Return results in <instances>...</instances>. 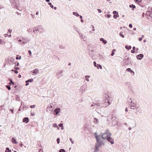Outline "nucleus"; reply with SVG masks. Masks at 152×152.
<instances>
[{"instance_id":"f257e3e1","label":"nucleus","mask_w":152,"mask_h":152,"mask_svg":"<svg viewBox=\"0 0 152 152\" xmlns=\"http://www.w3.org/2000/svg\"><path fill=\"white\" fill-rule=\"evenodd\" d=\"M101 137L104 139H107L108 137L111 136V134L109 132L108 129L106 130L104 133H101Z\"/></svg>"},{"instance_id":"f03ea898","label":"nucleus","mask_w":152,"mask_h":152,"mask_svg":"<svg viewBox=\"0 0 152 152\" xmlns=\"http://www.w3.org/2000/svg\"><path fill=\"white\" fill-rule=\"evenodd\" d=\"M102 145H104V144L102 140H101L100 142H96L95 144V148L94 152H97L98 150L99 147L101 146Z\"/></svg>"},{"instance_id":"7ed1b4c3","label":"nucleus","mask_w":152,"mask_h":152,"mask_svg":"<svg viewBox=\"0 0 152 152\" xmlns=\"http://www.w3.org/2000/svg\"><path fill=\"white\" fill-rule=\"evenodd\" d=\"M104 98H105V99L104 100V102L108 103L109 104H110L111 103L110 102L109 99L110 98L107 94V93L105 94L104 95Z\"/></svg>"},{"instance_id":"20e7f679","label":"nucleus","mask_w":152,"mask_h":152,"mask_svg":"<svg viewBox=\"0 0 152 152\" xmlns=\"http://www.w3.org/2000/svg\"><path fill=\"white\" fill-rule=\"evenodd\" d=\"M35 30L36 32L37 31L40 33H42L43 32L44 30L42 26H39L37 27Z\"/></svg>"},{"instance_id":"39448f33","label":"nucleus","mask_w":152,"mask_h":152,"mask_svg":"<svg viewBox=\"0 0 152 152\" xmlns=\"http://www.w3.org/2000/svg\"><path fill=\"white\" fill-rule=\"evenodd\" d=\"M95 137L96 139V142H100L101 140V135H97V133L96 132L94 133Z\"/></svg>"},{"instance_id":"423d86ee","label":"nucleus","mask_w":152,"mask_h":152,"mask_svg":"<svg viewBox=\"0 0 152 152\" xmlns=\"http://www.w3.org/2000/svg\"><path fill=\"white\" fill-rule=\"evenodd\" d=\"M124 61L126 62V65H129L130 64H132L133 62L131 60V59L129 58H125L124 59Z\"/></svg>"},{"instance_id":"0eeeda50","label":"nucleus","mask_w":152,"mask_h":152,"mask_svg":"<svg viewBox=\"0 0 152 152\" xmlns=\"http://www.w3.org/2000/svg\"><path fill=\"white\" fill-rule=\"evenodd\" d=\"M60 109L58 107L56 108L54 111L53 114L54 115H57L60 112Z\"/></svg>"},{"instance_id":"6e6552de","label":"nucleus","mask_w":152,"mask_h":152,"mask_svg":"<svg viewBox=\"0 0 152 152\" xmlns=\"http://www.w3.org/2000/svg\"><path fill=\"white\" fill-rule=\"evenodd\" d=\"M111 136H110L109 137H108V138L107 139V141L110 142V143L112 144H113L114 143V141L113 138H112L111 137Z\"/></svg>"},{"instance_id":"1a4fd4ad","label":"nucleus","mask_w":152,"mask_h":152,"mask_svg":"<svg viewBox=\"0 0 152 152\" xmlns=\"http://www.w3.org/2000/svg\"><path fill=\"white\" fill-rule=\"evenodd\" d=\"M64 72V71L62 70L61 71L57 73V75H58V78H59L60 77H61L63 76V75L62 73Z\"/></svg>"},{"instance_id":"9d476101","label":"nucleus","mask_w":152,"mask_h":152,"mask_svg":"<svg viewBox=\"0 0 152 152\" xmlns=\"http://www.w3.org/2000/svg\"><path fill=\"white\" fill-rule=\"evenodd\" d=\"M108 118L109 119H111V120L114 121L115 120V119H116V117L114 116H113V115L112 114H110L108 116Z\"/></svg>"},{"instance_id":"9b49d317","label":"nucleus","mask_w":152,"mask_h":152,"mask_svg":"<svg viewBox=\"0 0 152 152\" xmlns=\"http://www.w3.org/2000/svg\"><path fill=\"white\" fill-rule=\"evenodd\" d=\"M144 56V55L143 54H140L136 56L138 60L141 59Z\"/></svg>"},{"instance_id":"f8f14e48","label":"nucleus","mask_w":152,"mask_h":152,"mask_svg":"<svg viewBox=\"0 0 152 152\" xmlns=\"http://www.w3.org/2000/svg\"><path fill=\"white\" fill-rule=\"evenodd\" d=\"M138 107H136V111H137V112L136 113V114H137V113H138L139 114L141 113L142 112V109H138Z\"/></svg>"},{"instance_id":"ddd939ff","label":"nucleus","mask_w":152,"mask_h":152,"mask_svg":"<svg viewBox=\"0 0 152 152\" xmlns=\"http://www.w3.org/2000/svg\"><path fill=\"white\" fill-rule=\"evenodd\" d=\"M23 122L26 123H27L29 121V119L28 117H25L23 119Z\"/></svg>"},{"instance_id":"4468645a","label":"nucleus","mask_w":152,"mask_h":152,"mask_svg":"<svg viewBox=\"0 0 152 152\" xmlns=\"http://www.w3.org/2000/svg\"><path fill=\"white\" fill-rule=\"evenodd\" d=\"M100 41L102 42L104 44H106L107 43V42L106 40L104 39L103 38H101L100 39Z\"/></svg>"},{"instance_id":"2eb2a0df","label":"nucleus","mask_w":152,"mask_h":152,"mask_svg":"<svg viewBox=\"0 0 152 152\" xmlns=\"http://www.w3.org/2000/svg\"><path fill=\"white\" fill-rule=\"evenodd\" d=\"M132 103V101H131V102H130V103H129V104L130 105V109H134V107H134V105H132L131 104Z\"/></svg>"},{"instance_id":"dca6fc26","label":"nucleus","mask_w":152,"mask_h":152,"mask_svg":"<svg viewBox=\"0 0 152 152\" xmlns=\"http://www.w3.org/2000/svg\"><path fill=\"white\" fill-rule=\"evenodd\" d=\"M148 11L147 12H151V13H152V7H149L148 8Z\"/></svg>"},{"instance_id":"f3484780","label":"nucleus","mask_w":152,"mask_h":152,"mask_svg":"<svg viewBox=\"0 0 152 152\" xmlns=\"http://www.w3.org/2000/svg\"><path fill=\"white\" fill-rule=\"evenodd\" d=\"M39 72V70L37 69H35L33 70V73L36 74Z\"/></svg>"},{"instance_id":"a211bd4d","label":"nucleus","mask_w":152,"mask_h":152,"mask_svg":"<svg viewBox=\"0 0 152 152\" xmlns=\"http://www.w3.org/2000/svg\"><path fill=\"white\" fill-rule=\"evenodd\" d=\"M129 7L130 8H132V10H134V9L136 7L133 4H132V5H130Z\"/></svg>"},{"instance_id":"6ab92c4d","label":"nucleus","mask_w":152,"mask_h":152,"mask_svg":"<svg viewBox=\"0 0 152 152\" xmlns=\"http://www.w3.org/2000/svg\"><path fill=\"white\" fill-rule=\"evenodd\" d=\"M12 142L14 143L17 144L18 142L16 141V140L14 138H12Z\"/></svg>"},{"instance_id":"aec40b11","label":"nucleus","mask_w":152,"mask_h":152,"mask_svg":"<svg viewBox=\"0 0 152 152\" xmlns=\"http://www.w3.org/2000/svg\"><path fill=\"white\" fill-rule=\"evenodd\" d=\"M81 87V88L83 89V90H85L87 88L86 85H85V84L83 85Z\"/></svg>"},{"instance_id":"412c9836","label":"nucleus","mask_w":152,"mask_h":152,"mask_svg":"<svg viewBox=\"0 0 152 152\" xmlns=\"http://www.w3.org/2000/svg\"><path fill=\"white\" fill-rule=\"evenodd\" d=\"M96 67L97 69H99V68L102 69V68L101 65L99 64H97V65L96 66Z\"/></svg>"},{"instance_id":"4be33fe9","label":"nucleus","mask_w":152,"mask_h":152,"mask_svg":"<svg viewBox=\"0 0 152 152\" xmlns=\"http://www.w3.org/2000/svg\"><path fill=\"white\" fill-rule=\"evenodd\" d=\"M125 48L126 49H128V50H130L131 49L132 47L130 45H129V46H128L127 45H126L125 46Z\"/></svg>"},{"instance_id":"5701e85b","label":"nucleus","mask_w":152,"mask_h":152,"mask_svg":"<svg viewBox=\"0 0 152 152\" xmlns=\"http://www.w3.org/2000/svg\"><path fill=\"white\" fill-rule=\"evenodd\" d=\"M33 81H34V79L32 78H31V79H29L28 80H26V82H28L31 83V82H32Z\"/></svg>"},{"instance_id":"b1692460","label":"nucleus","mask_w":152,"mask_h":152,"mask_svg":"<svg viewBox=\"0 0 152 152\" xmlns=\"http://www.w3.org/2000/svg\"><path fill=\"white\" fill-rule=\"evenodd\" d=\"M94 52V50H91V53H89V56L92 57H93L94 56V55H93V53Z\"/></svg>"},{"instance_id":"393cba45","label":"nucleus","mask_w":152,"mask_h":152,"mask_svg":"<svg viewBox=\"0 0 152 152\" xmlns=\"http://www.w3.org/2000/svg\"><path fill=\"white\" fill-rule=\"evenodd\" d=\"M127 101H128L129 104L130 103L131 101H132L131 99V98L130 97H129V96L128 97V99H127Z\"/></svg>"},{"instance_id":"a878e982","label":"nucleus","mask_w":152,"mask_h":152,"mask_svg":"<svg viewBox=\"0 0 152 152\" xmlns=\"http://www.w3.org/2000/svg\"><path fill=\"white\" fill-rule=\"evenodd\" d=\"M73 15H75L77 17H78L79 16V14L77 12H73Z\"/></svg>"},{"instance_id":"bb28decb","label":"nucleus","mask_w":152,"mask_h":152,"mask_svg":"<svg viewBox=\"0 0 152 152\" xmlns=\"http://www.w3.org/2000/svg\"><path fill=\"white\" fill-rule=\"evenodd\" d=\"M59 48L61 49H64L65 48V46L62 45H61L59 46Z\"/></svg>"},{"instance_id":"cd10ccee","label":"nucleus","mask_w":152,"mask_h":152,"mask_svg":"<svg viewBox=\"0 0 152 152\" xmlns=\"http://www.w3.org/2000/svg\"><path fill=\"white\" fill-rule=\"evenodd\" d=\"M21 58V56H19L18 55H17V56L16 57V59H17V60H18V59H20Z\"/></svg>"},{"instance_id":"c85d7f7f","label":"nucleus","mask_w":152,"mask_h":152,"mask_svg":"<svg viewBox=\"0 0 152 152\" xmlns=\"http://www.w3.org/2000/svg\"><path fill=\"white\" fill-rule=\"evenodd\" d=\"M115 51V49H113L112 51V52L111 54V55L112 56H113L114 54V52Z\"/></svg>"},{"instance_id":"c756f323","label":"nucleus","mask_w":152,"mask_h":152,"mask_svg":"<svg viewBox=\"0 0 152 152\" xmlns=\"http://www.w3.org/2000/svg\"><path fill=\"white\" fill-rule=\"evenodd\" d=\"M32 31V28H30L28 29L27 30V31L30 34H31Z\"/></svg>"},{"instance_id":"7c9ffc66","label":"nucleus","mask_w":152,"mask_h":152,"mask_svg":"<svg viewBox=\"0 0 152 152\" xmlns=\"http://www.w3.org/2000/svg\"><path fill=\"white\" fill-rule=\"evenodd\" d=\"M119 17V15L118 14L114 15H113V17L115 19H116L117 17Z\"/></svg>"},{"instance_id":"2f4dec72","label":"nucleus","mask_w":152,"mask_h":152,"mask_svg":"<svg viewBox=\"0 0 152 152\" xmlns=\"http://www.w3.org/2000/svg\"><path fill=\"white\" fill-rule=\"evenodd\" d=\"M6 87L8 90H11V88L10 86L6 85Z\"/></svg>"},{"instance_id":"473e14b6","label":"nucleus","mask_w":152,"mask_h":152,"mask_svg":"<svg viewBox=\"0 0 152 152\" xmlns=\"http://www.w3.org/2000/svg\"><path fill=\"white\" fill-rule=\"evenodd\" d=\"M48 4L50 6L51 8L53 9V7H54L53 6L51 2H49L48 3Z\"/></svg>"},{"instance_id":"72a5a7b5","label":"nucleus","mask_w":152,"mask_h":152,"mask_svg":"<svg viewBox=\"0 0 152 152\" xmlns=\"http://www.w3.org/2000/svg\"><path fill=\"white\" fill-rule=\"evenodd\" d=\"M94 104H95V105H96V107H99L100 106V104H99V103H94Z\"/></svg>"},{"instance_id":"f704fd0d","label":"nucleus","mask_w":152,"mask_h":152,"mask_svg":"<svg viewBox=\"0 0 152 152\" xmlns=\"http://www.w3.org/2000/svg\"><path fill=\"white\" fill-rule=\"evenodd\" d=\"M98 57L101 59H102L103 58V56L102 55L100 54H99V56H98Z\"/></svg>"},{"instance_id":"c9c22d12","label":"nucleus","mask_w":152,"mask_h":152,"mask_svg":"<svg viewBox=\"0 0 152 152\" xmlns=\"http://www.w3.org/2000/svg\"><path fill=\"white\" fill-rule=\"evenodd\" d=\"M121 33H123L122 32H121L119 34V35L122 37L124 38V35L121 34Z\"/></svg>"},{"instance_id":"e433bc0d","label":"nucleus","mask_w":152,"mask_h":152,"mask_svg":"<svg viewBox=\"0 0 152 152\" xmlns=\"http://www.w3.org/2000/svg\"><path fill=\"white\" fill-rule=\"evenodd\" d=\"M59 152H65V151L64 149H61L59 150Z\"/></svg>"},{"instance_id":"4c0bfd02","label":"nucleus","mask_w":152,"mask_h":152,"mask_svg":"<svg viewBox=\"0 0 152 152\" xmlns=\"http://www.w3.org/2000/svg\"><path fill=\"white\" fill-rule=\"evenodd\" d=\"M60 138H58L57 139V140H56V141H57V143L58 144H59L60 142Z\"/></svg>"},{"instance_id":"58836bf2","label":"nucleus","mask_w":152,"mask_h":152,"mask_svg":"<svg viewBox=\"0 0 152 152\" xmlns=\"http://www.w3.org/2000/svg\"><path fill=\"white\" fill-rule=\"evenodd\" d=\"M53 126L55 127H58V128L59 129V127H58V125L54 123L53 124Z\"/></svg>"},{"instance_id":"ea45409f","label":"nucleus","mask_w":152,"mask_h":152,"mask_svg":"<svg viewBox=\"0 0 152 152\" xmlns=\"http://www.w3.org/2000/svg\"><path fill=\"white\" fill-rule=\"evenodd\" d=\"M9 84H10V85H11L12 84L13 85H14V82L12 81H11V82H10L9 83Z\"/></svg>"},{"instance_id":"a19ab883","label":"nucleus","mask_w":152,"mask_h":152,"mask_svg":"<svg viewBox=\"0 0 152 152\" xmlns=\"http://www.w3.org/2000/svg\"><path fill=\"white\" fill-rule=\"evenodd\" d=\"M69 140L71 142L72 144H73L74 142L73 140H72V139L71 138H69Z\"/></svg>"},{"instance_id":"79ce46f5","label":"nucleus","mask_w":152,"mask_h":152,"mask_svg":"<svg viewBox=\"0 0 152 152\" xmlns=\"http://www.w3.org/2000/svg\"><path fill=\"white\" fill-rule=\"evenodd\" d=\"M113 13L114 14V15H115V14H118V13L117 11H114L113 12Z\"/></svg>"},{"instance_id":"37998d69","label":"nucleus","mask_w":152,"mask_h":152,"mask_svg":"<svg viewBox=\"0 0 152 152\" xmlns=\"http://www.w3.org/2000/svg\"><path fill=\"white\" fill-rule=\"evenodd\" d=\"M111 15L110 14L105 15V16L107 17L108 18H109L111 17Z\"/></svg>"},{"instance_id":"c03bdc74","label":"nucleus","mask_w":152,"mask_h":152,"mask_svg":"<svg viewBox=\"0 0 152 152\" xmlns=\"http://www.w3.org/2000/svg\"><path fill=\"white\" fill-rule=\"evenodd\" d=\"M98 121L97 119L96 118H94V122L95 123H97Z\"/></svg>"},{"instance_id":"a18cd8bd","label":"nucleus","mask_w":152,"mask_h":152,"mask_svg":"<svg viewBox=\"0 0 152 152\" xmlns=\"http://www.w3.org/2000/svg\"><path fill=\"white\" fill-rule=\"evenodd\" d=\"M131 70H132L130 68H128L127 69H126V71L129 72H130Z\"/></svg>"},{"instance_id":"49530a36","label":"nucleus","mask_w":152,"mask_h":152,"mask_svg":"<svg viewBox=\"0 0 152 152\" xmlns=\"http://www.w3.org/2000/svg\"><path fill=\"white\" fill-rule=\"evenodd\" d=\"M93 64L95 67L97 65V64H96V61H94L93 62Z\"/></svg>"},{"instance_id":"de8ad7c7","label":"nucleus","mask_w":152,"mask_h":152,"mask_svg":"<svg viewBox=\"0 0 152 152\" xmlns=\"http://www.w3.org/2000/svg\"><path fill=\"white\" fill-rule=\"evenodd\" d=\"M36 105H31L30 106V107L31 108H33L35 107Z\"/></svg>"},{"instance_id":"09e8293b","label":"nucleus","mask_w":152,"mask_h":152,"mask_svg":"<svg viewBox=\"0 0 152 152\" xmlns=\"http://www.w3.org/2000/svg\"><path fill=\"white\" fill-rule=\"evenodd\" d=\"M28 53L30 56H31L32 53H31V50H28Z\"/></svg>"},{"instance_id":"8fccbe9b","label":"nucleus","mask_w":152,"mask_h":152,"mask_svg":"<svg viewBox=\"0 0 152 152\" xmlns=\"http://www.w3.org/2000/svg\"><path fill=\"white\" fill-rule=\"evenodd\" d=\"M79 34L80 36V37L82 38L83 39H84V38L83 37V35H82L81 34H80V33H79Z\"/></svg>"},{"instance_id":"3c124183","label":"nucleus","mask_w":152,"mask_h":152,"mask_svg":"<svg viewBox=\"0 0 152 152\" xmlns=\"http://www.w3.org/2000/svg\"><path fill=\"white\" fill-rule=\"evenodd\" d=\"M133 75H134V72L132 71V70L130 72Z\"/></svg>"},{"instance_id":"603ef678","label":"nucleus","mask_w":152,"mask_h":152,"mask_svg":"<svg viewBox=\"0 0 152 152\" xmlns=\"http://www.w3.org/2000/svg\"><path fill=\"white\" fill-rule=\"evenodd\" d=\"M10 111H11L12 113L13 114H14V110L13 109H10Z\"/></svg>"},{"instance_id":"864d4df0","label":"nucleus","mask_w":152,"mask_h":152,"mask_svg":"<svg viewBox=\"0 0 152 152\" xmlns=\"http://www.w3.org/2000/svg\"><path fill=\"white\" fill-rule=\"evenodd\" d=\"M24 40L25 39H24V40L22 41V42L21 43L23 44L26 43L27 42H25V41Z\"/></svg>"},{"instance_id":"5fc2aeb1","label":"nucleus","mask_w":152,"mask_h":152,"mask_svg":"<svg viewBox=\"0 0 152 152\" xmlns=\"http://www.w3.org/2000/svg\"><path fill=\"white\" fill-rule=\"evenodd\" d=\"M16 99L18 100H19V99H20L18 95L16 96Z\"/></svg>"},{"instance_id":"6e6d98bb","label":"nucleus","mask_w":152,"mask_h":152,"mask_svg":"<svg viewBox=\"0 0 152 152\" xmlns=\"http://www.w3.org/2000/svg\"><path fill=\"white\" fill-rule=\"evenodd\" d=\"M58 125H59V126L61 127H62V126H63V124H59Z\"/></svg>"},{"instance_id":"4d7b16f0","label":"nucleus","mask_w":152,"mask_h":152,"mask_svg":"<svg viewBox=\"0 0 152 152\" xmlns=\"http://www.w3.org/2000/svg\"><path fill=\"white\" fill-rule=\"evenodd\" d=\"M129 27L130 28H131L132 27V25L131 23H130L129 25Z\"/></svg>"},{"instance_id":"13d9d810","label":"nucleus","mask_w":152,"mask_h":152,"mask_svg":"<svg viewBox=\"0 0 152 152\" xmlns=\"http://www.w3.org/2000/svg\"><path fill=\"white\" fill-rule=\"evenodd\" d=\"M48 107H49V108H52L53 106L51 105H50V106H48V107H47V109H48Z\"/></svg>"},{"instance_id":"bf43d9fd","label":"nucleus","mask_w":152,"mask_h":152,"mask_svg":"<svg viewBox=\"0 0 152 152\" xmlns=\"http://www.w3.org/2000/svg\"><path fill=\"white\" fill-rule=\"evenodd\" d=\"M74 28L75 29L78 33H79V32L77 31V30L78 29V28L77 27H74Z\"/></svg>"},{"instance_id":"052dcab7","label":"nucleus","mask_w":152,"mask_h":152,"mask_svg":"<svg viewBox=\"0 0 152 152\" xmlns=\"http://www.w3.org/2000/svg\"><path fill=\"white\" fill-rule=\"evenodd\" d=\"M97 10L99 13H101L102 12V10L100 9H97Z\"/></svg>"},{"instance_id":"680f3d73","label":"nucleus","mask_w":152,"mask_h":152,"mask_svg":"<svg viewBox=\"0 0 152 152\" xmlns=\"http://www.w3.org/2000/svg\"><path fill=\"white\" fill-rule=\"evenodd\" d=\"M136 1L137 2H140L142 1V0H134Z\"/></svg>"},{"instance_id":"e2e57ef3","label":"nucleus","mask_w":152,"mask_h":152,"mask_svg":"<svg viewBox=\"0 0 152 152\" xmlns=\"http://www.w3.org/2000/svg\"><path fill=\"white\" fill-rule=\"evenodd\" d=\"M80 91H85V90H83V89L81 88V87H80Z\"/></svg>"},{"instance_id":"0e129e2a","label":"nucleus","mask_w":152,"mask_h":152,"mask_svg":"<svg viewBox=\"0 0 152 152\" xmlns=\"http://www.w3.org/2000/svg\"><path fill=\"white\" fill-rule=\"evenodd\" d=\"M25 82L26 83V86H28L29 85L28 82H26V81Z\"/></svg>"},{"instance_id":"69168bd1","label":"nucleus","mask_w":152,"mask_h":152,"mask_svg":"<svg viewBox=\"0 0 152 152\" xmlns=\"http://www.w3.org/2000/svg\"><path fill=\"white\" fill-rule=\"evenodd\" d=\"M14 72L15 74H17L18 73V72L17 70H15L14 71Z\"/></svg>"},{"instance_id":"338daca9","label":"nucleus","mask_w":152,"mask_h":152,"mask_svg":"<svg viewBox=\"0 0 152 152\" xmlns=\"http://www.w3.org/2000/svg\"><path fill=\"white\" fill-rule=\"evenodd\" d=\"M142 37H140L139 39V41H141L142 40Z\"/></svg>"},{"instance_id":"774afa93","label":"nucleus","mask_w":152,"mask_h":152,"mask_svg":"<svg viewBox=\"0 0 152 152\" xmlns=\"http://www.w3.org/2000/svg\"><path fill=\"white\" fill-rule=\"evenodd\" d=\"M131 52L132 53H134L135 52V51H134V50H131Z\"/></svg>"}]
</instances>
